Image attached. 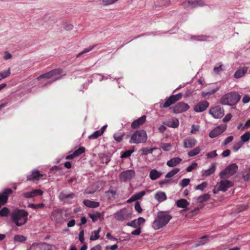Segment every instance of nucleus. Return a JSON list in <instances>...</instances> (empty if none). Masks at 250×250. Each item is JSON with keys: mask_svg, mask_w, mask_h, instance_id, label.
<instances>
[{"mask_svg": "<svg viewBox=\"0 0 250 250\" xmlns=\"http://www.w3.org/2000/svg\"><path fill=\"white\" fill-rule=\"evenodd\" d=\"M171 219L169 211H160L157 214L152 223V227L155 230L159 229L166 226Z\"/></svg>", "mask_w": 250, "mask_h": 250, "instance_id": "f257e3e1", "label": "nucleus"}, {"mask_svg": "<svg viewBox=\"0 0 250 250\" xmlns=\"http://www.w3.org/2000/svg\"><path fill=\"white\" fill-rule=\"evenodd\" d=\"M28 213L24 210L17 209L11 214V220L16 226L20 227L24 225L28 218Z\"/></svg>", "mask_w": 250, "mask_h": 250, "instance_id": "f03ea898", "label": "nucleus"}, {"mask_svg": "<svg viewBox=\"0 0 250 250\" xmlns=\"http://www.w3.org/2000/svg\"><path fill=\"white\" fill-rule=\"evenodd\" d=\"M241 96L236 92H230L224 95L221 99L223 104L234 105L240 100Z\"/></svg>", "mask_w": 250, "mask_h": 250, "instance_id": "7ed1b4c3", "label": "nucleus"}, {"mask_svg": "<svg viewBox=\"0 0 250 250\" xmlns=\"http://www.w3.org/2000/svg\"><path fill=\"white\" fill-rule=\"evenodd\" d=\"M147 139L146 132L144 130L135 131L132 135L129 143L131 144H139L145 143Z\"/></svg>", "mask_w": 250, "mask_h": 250, "instance_id": "20e7f679", "label": "nucleus"}, {"mask_svg": "<svg viewBox=\"0 0 250 250\" xmlns=\"http://www.w3.org/2000/svg\"><path fill=\"white\" fill-rule=\"evenodd\" d=\"M238 169V167L235 163L230 164L220 173V177L221 179L228 178L233 175Z\"/></svg>", "mask_w": 250, "mask_h": 250, "instance_id": "39448f33", "label": "nucleus"}, {"mask_svg": "<svg viewBox=\"0 0 250 250\" xmlns=\"http://www.w3.org/2000/svg\"><path fill=\"white\" fill-rule=\"evenodd\" d=\"M115 219L119 221L127 220L131 218V212L126 208H123L114 214Z\"/></svg>", "mask_w": 250, "mask_h": 250, "instance_id": "423d86ee", "label": "nucleus"}, {"mask_svg": "<svg viewBox=\"0 0 250 250\" xmlns=\"http://www.w3.org/2000/svg\"><path fill=\"white\" fill-rule=\"evenodd\" d=\"M62 73V69L61 68H57L53 69L48 72L40 75L37 79L38 80H41L42 78L50 79L52 77H55L54 81L59 79L62 77H57L58 75L61 74Z\"/></svg>", "mask_w": 250, "mask_h": 250, "instance_id": "0eeeda50", "label": "nucleus"}, {"mask_svg": "<svg viewBox=\"0 0 250 250\" xmlns=\"http://www.w3.org/2000/svg\"><path fill=\"white\" fill-rule=\"evenodd\" d=\"M182 96L181 93L170 96L168 98L166 99L164 103H162L160 104V107L161 108H167L179 100L181 98Z\"/></svg>", "mask_w": 250, "mask_h": 250, "instance_id": "6e6552de", "label": "nucleus"}, {"mask_svg": "<svg viewBox=\"0 0 250 250\" xmlns=\"http://www.w3.org/2000/svg\"><path fill=\"white\" fill-rule=\"evenodd\" d=\"M135 172L134 170L129 169L122 171L119 176V178L121 181L126 182L131 180L135 176Z\"/></svg>", "mask_w": 250, "mask_h": 250, "instance_id": "1a4fd4ad", "label": "nucleus"}, {"mask_svg": "<svg viewBox=\"0 0 250 250\" xmlns=\"http://www.w3.org/2000/svg\"><path fill=\"white\" fill-rule=\"evenodd\" d=\"M13 192V190L9 188H5L2 192H0V208L7 203L9 196Z\"/></svg>", "mask_w": 250, "mask_h": 250, "instance_id": "9d476101", "label": "nucleus"}, {"mask_svg": "<svg viewBox=\"0 0 250 250\" xmlns=\"http://www.w3.org/2000/svg\"><path fill=\"white\" fill-rule=\"evenodd\" d=\"M189 108V106L184 102H180L176 104L173 109L174 113H180L187 111Z\"/></svg>", "mask_w": 250, "mask_h": 250, "instance_id": "9b49d317", "label": "nucleus"}, {"mask_svg": "<svg viewBox=\"0 0 250 250\" xmlns=\"http://www.w3.org/2000/svg\"><path fill=\"white\" fill-rule=\"evenodd\" d=\"M209 113L214 118H221L224 115V110L219 106H216L209 110Z\"/></svg>", "mask_w": 250, "mask_h": 250, "instance_id": "f8f14e48", "label": "nucleus"}, {"mask_svg": "<svg viewBox=\"0 0 250 250\" xmlns=\"http://www.w3.org/2000/svg\"><path fill=\"white\" fill-rule=\"evenodd\" d=\"M227 126L225 125H219L212 130L209 134V137L211 138H214L224 132L226 129Z\"/></svg>", "mask_w": 250, "mask_h": 250, "instance_id": "ddd939ff", "label": "nucleus"}, {"mask_svg": "<svg viewBox=\"0 0 250 250\" xmlns=\"http://www.w3.org/2000/svg\"><path fill=\"white\" fill-rule=\"evenodd\" d=\"M43 176V175L41 174L38 170L34 169L31 171L30 174L27 176V181H38Z\"/></svg>", "mask_w": 250, "mask_h": 250, "instance_id": "4468645a", "label": "nucleus"}, {"mask_svg": "<svg viewBox=\"0 0 250 250\" xmlns=\"http://www.w3.org/2000/svg\"><path fill=\"white\" fill-rule=\"evenodd\" d=\"M43 191L40 189H34L30 192H24L22 194V196L25 198H31L38 195H42Z\"/></svg>", "mask_w": 250, "mask_h": 250, "instance_id": "2eb2a0df", "label": "nucleus"}, {"mask_svg": "<svg viewBox=\"0 0 250 250\" xmlns=\"http://www.w3.org/2000/svg\"><path fill=\"white\" fill-rule=\"evenodd\" d=\"M209 106L207 101H203L197 104L194 107V111L196 112H202L205 111Z\"/></svg>", "mask_w": 250, "mask_h": 250, "instance_id": "dca6fc26", "label": "nucleus"}, {"mask_svg": "<svg viewBox=\"0 0 250 250\" xmlns=\"http://www.w3.org/2000/svg\"><path fill=\"white\" fill-rule=\"evenodd\" d=\"M233 185L232 183L227 180H222L220 182V185L218 188V190L222 191H226L228 189L232 187Z\"/></svg>", "mask_w": 250, "mask_h": 250, "instance_id": "f3484780", "label": "nucleus"}, {"mask_svg": "<svg viewBox=\"0 0 250 250\" xmlns=\"http://www.w3.org/2000/svg\"><path fill=\"white\" fill-rule=\"evenodd\" d=\"M50 218L56 222L60 221L62 218V210L60 209L54 210L51 214Z\"/></svg>", "mask_w": 250, "mask_h": 250, "instance_id": "a211bd4d", "label": "nucleus"}, {"mask_svg": "<svg viewBox=\"0 0 250 250\" xmlns=\"http://www.w3.org/2000/svg\"><path fill=\"white\" fill-rule=\"evenodd\" d=\"M197 143L195 139L191 137H188L185 139L184 141V146L185 148H191L194 146Z\"/></svg>", "mask_w": 250, "mask_h": 250, "instance_id": "6ab92c4d", "label": "nucleus"}, {"mask_svg": "<svg viewBox=\"0 0 250 250\" xmlns=\"http://www.w3.org/2000/svg\"><path fill=\"white\" fill-rule=\"evenodd\" d=\"M146 120V116L143 115L140 118L134 120L131 124V127L133 128H136L142 125Z\"/></svg>", "mask_w": 250, "mask_h": 250, "instance_id": "aec40b11", "label": "nucleus"}, {"mask_svg": "<svg viewBox=\"0 0 250 250\" xmlns=\"http://www.w3.org/2000/svg\"><path fill=\"white\" fill-rule=\"evenodd\" d=\"M248 70V67L244 66L239 67L235 72L233 76L236 79H239L245 75V74L247 72Z\"/></svg>", "mask_w": 250, "mask_h": 250, "instance_id": "412c9836", "label": "nucleus"}, {"mask_svg": "<svg viewBox=\"0 0 250 250\" xmlns=\"http://www.w3.org/2000/svg\"><path fill=\"white\" fill-rule=\"evenodd\" d=\"M154 198L158 202L161 203L166 200L167 197L164 192L158 191L154 195Z\"/></svg>", "mask_w": 250, "mask_h": 250, "instance_id": "4be33fe9", "label": "nucleus"}, {"mask_svg": "<svg viewBox=\"0 0 250 250\" xmlns=\"http://www.w3.org/2000/svg\"><path fill=\"white\" fill-rule=\"evenodd\" d=\"M182 160V159L179 157L173 158L168 161L167 165L169 167H174L179 164Z\"/></svg>", "mask_w": 250, "mask_h": 250, "instance_id": "5701e85b", "label": "nucleus"}, {"mask_svg": "<svg viewBox=\"0 0 250 250\" xmlns=\"http://www.w3.org/2000/svg\"><path fill=\"white\" fill-rule=\"evenodd\" d=\"M83 204L86 207L90 208H96L100 206L99 202L92 201L87 199L83 200Z\"/></svg>", "mask_w": 250, "mask_h": 250, "instance_id": "b1692460", "label": "nucleus"}, {"mask_svg": "<svg viewBox=\"0 0 250 250\" xmlns=\"http://www.w3.org/2000/svg\"><path fill=\"white\" fill-rule=\"evenodd\" d=\"M216 169V166L215 164H212L211 165V167L207 170H204L203 171L202 176L203 177H208V176H210L212 174H213Z\"/></svg>", "mask_w": 250, "mask_h": 250, "instance_id": "393cba45", "label": "nucleus"}, {"mask_svg": "<svg viewBox=\"0 0 250 250\" xmlns=\"http://www.w3.org/2000/svg\"><path fill=\"white\" fill-rule=\"evenodd\" d=\"M162 173L155 169L151 170L149 173V177L152 180H155L160 177Z\"/></svg>", "mask_w": 250, "mask_h": 250, "instance_id": "a878e982", "label": "nucleus"}, {"mask_svg": "<svg viewBox=\"0 0 250 250\" xmlns=\"http://www.w3.org/2000/svg\"><path fill=\"white\" fill-rule=\"evenodd\" d=\"M189 205V202L185 199L178 200L176 202L177 206L181 208H186Z\"/></svg>", "mask_w": 250, "mask_h": 250, "instance_id": "bb28decb", "label": "nucleus"}, {"mask_svg": "<svg viewBox=\"0 0 250 250\" xmlns=\"http://www.w3.org/2000/svg\"><path fill=\"white\" fill-rule=\"evenodd\" d=\"M191 9L205 5V2L203 0H191Z\"/></svg>", "mask_w": 250, "mask_h": 250, "instance_id": "cd10ccee", "label": "nucleus"}, {"mask_svg": "<svg viewBox=\"0 0 250 250\" xmlns=\"http://www.w3.org/2000/svg\"><path fill=\"white\" fill-rule=\"evenodd\" d=\"M13 240L15 243H23L27 240V237L20 234H17L14 236Z\"/></svg>", "mask_w": 250, "mask_h": 250, "instance_id": "c85d7f7f", "label": "nucleus"}, {"mask_svg": "<svg viewBox=\"0 0 250 250\" xmlns=\"http://www.w3.org/2000/svg\"><path fill=\"white\" fill-rule=\"evenodd\" d=\"M208 236L207 235H204L201 237L202 240L198 241L196 244H194V247L196 248L201 245H203L208 242Z\"/></svg>", "mask_w": 250, "mask_h": 250, "instance_id": "c756f323", "label": "nucleus"}, {"mask_svg": "<svg viewBox=\"0 0 250 250\" xmlns=\"http://www.w3.org/2000/svg\"><path fill=\"white\" fill-rule=\"evenodd\" d=\"M146 194L145 191H141V192H137L131 196V199L133 201H136L140 199Z\"/></svg>", "mask_w": 250, "mask_h": 250, "instance_id": "7c9ffc66", "label": "nucleus"}, {"mask_svg": "<svg viewBox=\"0 0 250 250\" xmlns=\"http://www.w3.org/2000/svg\"><path fill=\"white\" fill-rule=\"evenodd\" d=\"M180 6L185 9H191V0H183L180 3Z\"/></svg>", "mask_w": 250, "mask_h": 250, "instance_id": "2f4dec72", "label": "nucleus"}, {"mask_svg": "<svg viewBox=\"0 0 250 250\" xmlns=\"http://www.w3.org/2000/svg\"><path fill=\"white\" fill-rule=\"evenodd\" d=\"M101 231V228H99L98 230L92 231L90 237V240L91 241H94L99 238V233Z\"/></svg>", "mask_w": 250, "mask_h": 250, "instance_id": "473e14b6", "label": "nucleus"}, {"mask_svg": "<svg viewBox=\"0 0 250 250\" xmlns=\"http://www.w3.org/2000/svg\"><path fill=\"white\" fill-rule=\"evenodd\" d=\"M210 195L209 194L207 193L198 197L197 198V201L198 202L202 203L208 200L209 199H210Z\"/></svg>", "mask_w": 250, "mask_h": 250, "instance_id": "72a5a7b5", "label": "nucleus"}, {"mask_svg": "<svg viewBox=\"0 0 250 250\" xmlns=\"http://www.w3.org/2000/svg\"><path fill=\"white\" fill-rule=\"evenodd\" d=\"M201 151L200 148L198 146L194 148L193 149L189 151L188 152V155L189 157H193L198 154Z\"/></svg>", "mask_w": 250, "mask_h": 250, "instance_id": "f704fd0d", "label": "nucleus"}, {"mask_svg": "<svg viewBox=\"0 0 250 250\" xmlns=\"http://www.w3.org/2000/svg\"><path fill=\"white\" fill-rule=\"evenodd\" d=\"M60 197L62 200H66L68 198L73 199L75 197V194L71 193L68 194H65L63 192L60 193Z\"/></svg>", "mask_w": 250, "mask_h": 250, "instance_id": "c9c22d12", "label": "nucleus"}, {"mask_svg": "<svg viewBox=\"0 0 250 250\" xmlns=\"http://www.w3.org/2000/svg\"><path fill=\"white\" fill-rule=\"evenodd\" d=\"M88 215L93 222H96L98 219L101 217V214L100 212H96L94 213H89Z\"/></svg>", "mask_w": 250, "mask_h": 250, "instance_id": "e433bc0d", "label": "nucleus"}, {"mask_svg": "<svg viewBox=\"0 0 250 250\" xmlns=\"http://www.w3.org/2000/svg\"><path fill=\"white\" fill-rule=\"evenodd\" d=\"M180 171L178 168H175L168 172L165 176L166 178H170L174 176Z\"/></svg>", "mask_w": 250, "mask_h": 250, "instance_id": "4c0bfd02", "label": "nucleus"}, {"mask_svg": "<svg viewBox=\"0 0 250 250\" xmlns=\"http://www.w3.org/2000/svg\"><path fill=\"white\" fill-rule=\"evenodd\" d=\"M103 134V132L102 131H100L99 130L95 131L93 134L89 136V138L90 139H97L99 136H101Z\"/></svg>", "mask_w": 250, "mask_h": 250, "instance_id": "58836bf2", "label": "nucleus"}, {"mask_svg": "<svg viewBox=\"0 0 250 250\" xmlns=\"http://www.w3.org/2000/svg\"><path fill=\"white\" fill-rule=\"evenodd\" d=\"M9 209L6 207H4L0 210V216L6 217L9 215Z\"/></svg>", "mask_w": 250, "mask_h": 250, "instance_id": "ea45409f", "label": "nucleus"}, {"mask_svg": "<svg viewBox=\"0 0 250 250\" xmlns=\"http://www.w3.org/2000/svg\"><path fill=\"white\" fill-rule=\"evenodd\" d=\"M28 206L29 208H32L38 209L43 208L45 206V205L43 203H40L38 204H29Z\"/></svg>", "mask_w": 250, "mask_h": 250, "instance_id": "a19ab883", "label": "nucleus"}, {"mask_svg": "<svg viewBox=\"0 0 250 250\" xmlns=\"http://www.w3.org/2000/svg\"><path fill=\"white\" fill-rule=\"evenodd\" d=\"M250 139V132H247L245 133L243 135H242L241 137V139L242 142L243 143L248 141Z\"/></svg>", "mask_w": 250, "mask_h": 250, "instance_id": "79ce46f5", "label": "nucleus"}, {"mask_svg": "<svg viewBox=\"0 0 250 250\" xmlns=\"http://www.w3.org/2000/svg\"><path fill=\"white\" fill-rule=\"evenodd\" d=\"M10 74V68H9L6 71L0 72V77L1 79H3L9 76Z\"/></svg>", "mask_w": 250, "mask_h": 250, "instance_id": "37998d69", "label": "nucleus"}, {"mask_svg": "<svg viewBox=\"0 0 250 250\" xmlns=\"http://www.w3.org/2000/svg\"><path fill=\"white\" fill-rule=\"evenodd\" d=\"M96 46L95 45H92V46H89V47L87 48H85L84 49L83 51H82V52H81L80 53H78L77 55H76V57L77 58H78L81 55L84 54V53H87L88 52H89L90 51L92 50L94 48V47Z\"/></svg>", "mask_w": 250, "mask_h": 250, "instance_id": "c03bdc74", "label": "nucleus"}, {"mask_svg": "<svg viewBox=\"0 0 250 250\" xmlns=\"http://www.w3.org/2000/svg\"><path fill=\"white\" fill-rule=\"evenodd\" d=\"M85 152V148L83 147H80L78 149H76L74 152L73 154L75 155V157L79 156L82 154L83 153Z\"/></svg>", "mask_w": 250, "mask_h": 250, "instance_id": "a18cd8bd", "label": "nucleus"}, {"mask_svg": "<svg viewBox=\"0 0 250 250\" xmlns=\"http://www.w3.org/2000/svg\"><path fill=\"white\" fill-rule=\"evenodd\" d=\"M160 147L163 149L164 151H169L171 150L172 148L171 145L169 143H164L162 144Z\"/></svg>", "mask_w": 250, "mask_h": 250, "instance_id": "49530a36", "label": "nucleus"}, {"mask_svg": "<svg viewBox=\"0 0 250 250\" xmlns=\"http://www.w3.org/2000/svg\"><path fill=\"white\" fill-rule=\"evenodd\" d=\"M156 147L152 148L150 149H148L147 148H143L141 149L142 151V155H147V154H151L153 152V151L155 149H156Z\"/></svg>", "mask_w": 250, "mask_h": 250, "instance_id": "de8ad7c7", "label": "nucleus"}, {"mask_svg": "<svg viewBox=\"0 0 250 250\" xmlns=\"http://www.w3.org/2000/svg\"><path fill=\"white\" fill-rule=\"evenodd\" d=\"M207 186L208 183L206 182H204L201 184L197 185L195 188L196 190H200L201 191H203L204 189L207 187Z\"/></svg>", "mask_w": 250, "mask_h": 250, "instance_id": "09e8293b", "label": "nucleus"}, {"mask_svg": "<svg viewBox=\"0 0 250 250\" xmlns=\"http://www.w3.org/2000/svg\"><path fill=\"white\" fill-rule=\"evenodd\" d=\"M134 151L133 149H129L124 151L121 155V158H127L131 155Z\"/></svg>", "mask_w": 250, "mask_h": 250, "instance_id": "8fccbe9b", "label": "nucleus"}, {"mask_svg": "<svg viewBox=\"0 0 250 250\" xmlns=\"http://www.w3.org/2000/svg\"><path fill=\"white\" fill-rule=\"evenodd\" d=\"M243 145V143L239 141L236 143L233 146V150L237 152Z\"/></svg>", "mask_w": 250, "mask_h": 250, "instance_id": "3c124183", "label": "nucleus"}, {"mask_svg": "<svg viewBox=\"0 0 250 250\" xmlns=\"http://www.w3.org/2000/svg\"><path fill=\"white\" fill-rule=\"evenodd\" d=\"M248 207H249L248 205H241L237 207V208L236 209V211L238 213H239L240 212H242L244 210L247 209Z\"/></svg>", "mask_w": 250, "mask_h": 250, "instance_id": "603ef678", "label": "nucleus"}, {"mask_svg": "<svg viewBox=\"0 0 250 250\" xmlns=\"http://www.w3.org/2000/svg\"><path fill=\"white\" fill-rule=\"evenodd\" d=\"M123 134L120 133H116L114 135V139L118 142H120L123 137Z\"/></svg>", "mask_w": 250, "mask_h": 250, "instance_id": "864d4df0", "label": "nucleus"}, {"mask_svg": "<svg viewBox=\"0 0 250 250\" xmlns=\"http://www.w3.org/2000/svg\"><path fill=\"white\" fill-rule=\"evenodd\" d=\"M127 225L134 228H139V224L137 223L136 219L132 220L130 222H128Z\"/></svg>", "mask_w": 250, "mask_h": 250, "instance_id": "5fc2aeb1", "label": "nucleus"}, {"mask_svg": "<svg viewBox=\"0 0 250 250\" xmlns=\"http://www.w3.org/2000/svg\"><path fill=\"white\" fill-rule=\"evenodd\" d=\"M189 182H190L189 179H188V178L183 179L180 183V185L183 188H184V187H186V186H187L189 184Z\"/></svg>", "mask_w": 250, "mask_h": 250, "instance_id": "6e6d98bb", "label": "nucleus"}, {"mask_svg": "<svg viewBox=\"0 0 250 250\" xmlns=\"http://www.w3.org/2000/svg\"><path fill=\"white\" fill-rule=\"evenodd\" d=\"M217 155V154L216 153V150H213L210 152L206 154L207 158L208 159H210L213 158L215 157H216Z\"/></svg>", "mask_w": 250, "mask_h": 250, "instance_id": "4d7b16f0", "label": "nucleus"}, {"mask_svg": "<svg viewBox=\"0 0 250 250\" xmlns=\"http://www.w3.org/2000/svg\"><path fill=\"white\" fill-rule=\"evenodd\" d=\"M197 166V164L196 163H192L190 166H188L187 169H186V171L187 172H190L193 169H194V168H195Z\"/></svg>", "mask_w": 250, "mask_h": 250, "instance_id": "13d9d810", "label": "nucleus"}, {"mask_svg": "<svg viewBox=\"0 0 250 250\" xmlns=\"http://www.w3.org/2000/svg\"><path fill=\"white\" fill-rule=\"evenodd\" d=\"M135 209L138 212L141 213L142 211V208L139 202H136L135 204Z\"/></svg>", "mask_w": 250, "mask_h": 250, "instance_id": "bf43d9fd", "label": "nucleus"}, {"mask_svg": "<svg viewBox=\"0 0 250 250\" xmlns=\"http://www.w3.org/2000/svg\"><path fill=\"white\" fill-rule=\"evenodd\" d=\"M233 139H234V138L232 136H230L227 137L224 140V145H228L229 143L233 141Z\"/></svg>", "mask_w": 250, "mask_h": 250, "instance_id": "052dcab7", "label": "nucleus"}, {"mask_svg": "<svg viewBox=\"0 0 250 250\" xmlns=\"http://www.w3.org/2000/svg\"><path fill=\"white\" fill-rule=\"evenodd\" d=\"M79 239L81 243L84 242V230H82L80 232L79 235Z\"/></svg>", "mask_w": 250, "mask_h": 250, "instance_id": "680f3d73", "label": "nucleus"}, {"mask_svg": "<svg viewBox=\"0 0 250 250\" xmlns=\"http://www.w3.org/2000/svg\"><path fill=\"white\" fill-rule=\"evenodd\" d=\"M141 232V228L140 227L137 228V229L131 232V234L134 235H139Z\"/></svg>", "mask_w": 250, "mask_h": 250, "instance_id": "e2e57ef3", "label": "nucleus"}, {"mask_svg": "<svg viewBox=\"0 0 250 250\" xmlns=\"http://www.w3.org/2000/svg\"><path fill=\"white\" fill-rule=\"evenodd\" d=\"M243 178L245 181L250 180V168L249 169L247 173L244 174Z\"/></svg>", "mask_w": 250, "mask_h": 250, "instance_id": "0e129e2a", "label": "nucleus"}, {"mask_svg": "<svg viewBox=\"0 0 250 250\" xmlns=\"http://www.w3.org/2000/svg\"><path fill=\"white\" fill-rule=\"evenodd\" d=\"M250 101V97L248 95H245L243 98L242 102L244 104H247Z\"/></svg>", "mask_w": 250, "mask_h": 250, "instance_id": "69168bd1", "label": "nucleus"}, {"mask_svg": "<svg viewBox=\"0 0 250 250\" xmlns=\"http://www.w3.org/2000/svg\"><path fill=\"white\" fill-rule=\"evenodd\" d=\"M232 117V115L230 113L227 114L225 117L223 119V121L224 122H227L229 121Z\"/></svg>", "mask_w": 250, "mask_h": 250, "instance_id": "338daca9", "label": "nucleus"}, {"mask_svg": "<svg viewBox=\"0 0 250 250\" xmlns=\"http://www.w3.org/2000/svg\"><path fill=\"white\" fill-rule=\"evenodd\" d=\"M170 181V179H164L159 182V184L160 185L161 187H162L164 185L169 183Z\"/></svg>", "mask_w": 250, "mask_h": 250, "instance_id": "774afa93", "label": "nucleus"}]
</instances>
